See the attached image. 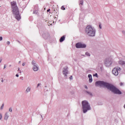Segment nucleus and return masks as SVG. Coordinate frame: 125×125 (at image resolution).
Segmentation results:
<instances>
[{
  "instance_id": "obj_12",
  "label": "nucleus",
  "mask_w": 125,
  "mask_h": 125,
  "mask_svg": "<svg viewBox=\"0 0 125 125\" xmlns=\"http://www.w3.org/2000/svg\"><path fill=\"white\" fill-rule=\"evenodd\" d=\"M30 91L31 88L30 87H28L25 90V93H28V92H30Z\"/></svg>"
},
{
  "instance_id": "obj_2",
  "label": "nucleus",
  "mask_w": 125,
  "mask_h": 125,
  "mask_svg": "<svg viewBox=\"0 0 125 125\" xmlns=\"http://www.w3.org/2000/svg\"><path fill=\"white\" fill-rule=\"evenodd\" d=\"M11 4L12 5V11L13 12V14L15 17L16 19H17L18 21H19V20L21 19V16H20V12H19V9H18V7L16 4V2H11Z\"/></svg>"
},
{
  "instance_id": "obj_34",
  "label": "nucleus",
  "mask_w": 125,
  "mask_h": 125,
  "mask_svg": "<svg viewBox=\"0 0 125 125\" xmlns=\"http://www.w3.org/2000/svg\"><path fill=\"white\" fill-rule=\"evenodd\" d=\"M123 84H124V83H120V85L121 86L123 85Z\"/></svg>"
},
{
  "instance_id": "obj_1",
  "label": "nucleus",
  "mask_w": 125,
  "mask_h": 125,
  "mask_svg": "<svg viewBox=\"0 0 125 125\" xmlns=\"http://www.w3.org/2000/svg\"><path fill=\"white\" fill-rule=\"evenodd\" d=\"M95 85L96 86H101L103 87H106L109 90H110L111 92L114 93V94H122V91L120 90L118 88L116 87L115 85L109 83L105 82L104 81H99L95 83Z\"/></svg>"
},
{
  "instance_id": "obj_35",
  "label": "nucleus",
  "mask_w": 125,
  "mask_h": 125,
  "mask_svg": "<svg viewBox=\"0 0 125 125\" xmlns=\"http://www.w3.org/2000/svg\"><path fill=\"white\" fill-rule=\"evenodd\" d=\"M40 85H41V83L38 84L37 87H39Z\"/></svg>"
},
{
  "instance_id": "obj_30",
  "label": "nucleus",
  "mask_w": 125,
  "mask_h": 125,
  "mask_svg": "<svg viewBox=\"0 0 125 125\" xmlns=\"http://www.w3.org/2000/svg\"><path fill=\"white\" fill-rule=\"evenodd\" d=\"M69 79H70V80H73V76H71L69 77Z\"/></svg>"
},
{
  "instance_id": "obj_15",
  "label": "nucleus",
  "mask_w": 125,
  "mask_h": 125,
  "mask_svg": "<svg viewBox=\"0 0 125 125\" xmlns=\"http://www.w3.org/2000/svg\"><path fill=\"white\" fill-rule=\"evenodd\" d=\"M85 92L87 93V94H89V95L92 96V93H91L90 92H88V91H85Z\"/></svg>"
},
{
  "instance_id": "obj_26",
  "label": "nucleus",
  "mask_w": 125,
  "mask_h": 125,
  "mask_svg": "<svg viewBox=\"0 0 125 125\" xmlns=\"http://www.w3.org/2000/svg\"><path fill=\"white\" fill-rule=\"evenodd\" d=\"M2 119V115L1 113L0 114V120H1Z\"/></svg>"
},
{
  "instance_id": "obj_27",
  "label": "nucleus",
  "mask_w": 125,
  "mask_h": 125,
  "mask_svg": "<svg viewBox=\"0 0 125 125\" xmlns=\"http://www.w3.org/2000/svg\"><path fill=\"white\" fill-rule=\"evenodd\" d=\"M6 43L8 45H9V44H10V42L9 41H7Z\"/></svg>"
},
{
  "instance_id": "obj_16",
  "label": "nucleus",
  "mask_w": 125,
  "mask_h": 125,
  "mask_svg": "<svg viewBox=\"0 0 125 125\" xmlns=\"http://www.w3.org/2000/svg\"><path fill=\"white\" fill-rule=\"evenodd\" d=\"M80 4H82V5H83V0H80Z\"/></svg>"
},
{
  "instance_id": "obj_7",
  "label": "nucleus",
  "mask_w": 125,
  "mask_h": 125,
  "mask_svg": "<svg viewBox=\"0 0 125 125\" xmlns=\"http://www.w3.org/2000/svg\"><path fill=\"white\" fill-rule=\"evenodd\" d=\"M32 65H33V70L35 72H37V71H39V66L37 64V62H36V61L34 60H33L31 62Z\"/></svg>"
},
{
  "instance_id": "obj_21",
  "label": "nucleus",
  "mask_w": 125,
  "mask_h": 125,
  "mask_svg": "<svg viewBox=\"0 0 125 125\" xmlns=\"http://www.w3.org/2000/svg\"><path fill=\"white\" fill-rule=\"evenodd\" d=\"M89 83H92V78H89Z\"/></svg>"
},
{
  "instance_id": "obj_20",
  "label": "nucleus",
  "mask_w": 125,
  "mask_h": 125,
  "mask_svg": "<svg viewBox=\"0 0 125 125\" xmlns=\"http://www.w3.org/2000/svg\"><path fill=\"white\" fill-rule=\"evenodd\" d=\"M46 35V34H45V33H43L42 34V37H43V38H44V39H46V38L45 37Z\"/></svg>"
},
{
  "instance_id": "obj_47",
  "label": "nucleus",
  "mask_w": 125,
  "mask_h": 125,
  "mask_svg": "<svg viewBox=\"0 0 125 125\" xmlns=\"http://www.w3.org/2000/svg\"><path fill=\"white\" fill-rule=\"evenodd\" d=\"M83 56H84V55H82Z\"/></svg>"
},
{
  "instance_id": "obj_31",
  "label": "nucleus",
  "mask_w": 125,
  "mask_h": 125,
  "mask_svg": "<svg viewBox=\"0 0 125 125\" xmlns=\"http://www.w3.org/2000/svg\"><path fill=\"white\" fill-rule=\"evenodd\" d=\"M84 87H85V88L86 89H88V87H87V86L86 85H85V86H84Z\"/></svg>"
},
{
  "instance_id": "obj_41",
  "label": "nucleus",
  "mask_w": 125,
  "mask_h": 125,
  "mask_svg": "<svg viewBox=\"0 0 125 125\" xmlns=\"http://www.w3.org/2000/svg\"><path fill=\"white\" fill-rule=\"evenodd\" d=\"M40 116H41V118H42V115L41 114H40Z\"/></svg>"
},
{
  "instance_id": "obj_33",
  "label": "nucleus",
  "mask_w": 125,
  "mask_h": 125,
  "mask_svg": "<svg viewBox=\"0 0 125 125\" xmlns=\"http://www.w3.org/2000/svg\"><path fill=\"white\" fill-rule=\"evenodd\" d=\"M16 77H17V78H18V77H19V75L18 74H17L16 75Z\"/></svg>"
},
{
  "instance_id": "obj_44",
  "label": "nucleus",
  "mask_w": 125,
  "mask_h": 125,
  "mask_svg": "<svg viewBox=\"0 0 125 125\" xmlns=\"http://www.w3.org/2000/svg\"><path fill=\"white\" fill-rule=\"evenodd\" d=\"M20 63H21V61H20L19 62V63L20 64Z\"/></svg>"
},
{
  "instance_id": "obj_22",
  "label": "nucleus",
  "mask_w": 125,
  "mask_h": 125,
  "mask_svg": "<svg viewBox=\"0 0 125 125\" xmlns=\"http://www.w3.org/2000/svg\"><path fill=\"white\" fill-rule=\"evenodd\" d=\"M94 77H96L97 78L98 77V75L97 73H95V74L93 75Z\"/></svg>"
},
{
  "instance_id": "obj_4",
  "label": "nucleus",
  "mask_w": 125,
  "mask_h": 125,
  "mask_svg": "<svg viewBox=\"0 0 125 125\" xmlns=\"http://www.w3.org/2000/svg\"><path fill=\"white\" fill-rule=\"evenodd\" d=\"M96 30L90 25H87L85 28V33L88 37H95Z\"/></svg>"
},
{
  "instance_id": "obj_28",
  "label": "nucleus",
  "mask_w": 125,
  "mask_h": 125,
  "mask_svg": "<svg viewBox=\"0 0 125 125\" xmlns=\"http://www.w3.org/2000/svg\"><path fill=\"white\" fill-rule=\"evenodd\" d=\"M122 34H123V35H124L125 36V31L123 30L122 31Z\"/></svg>"
},
{
  "instance_id": "obj_45",
  "label": "nucleus",
  "mask_w": 125,
  "mask_h": 125,
  "mask_svg": "<svg viewBox=\"0 0 125 125\" xmlns=\"http://www.w3.org/2000/svg\"><path fill=\"white\" fill-rule=\"evenodd\" d=\"M1 83H3V80H1Z\"/></svg>"
},
{
  "instance_id": "obj_38",
  "label": "nucleus",
  "mask_w": 125,
  "mask_h": 125,
  "mask_svg": "<svg viewBox=\"0 0 125 125\" xmlns=\"http://www.w3.org/2000/svg\"><path fill=\"white\" fill-rule=\"evenodd\" d=\"M22 66H25V62L22 63Z\"/></svg>"
},
{
  "instance_id": "obj_29",
  "label": "nucleus",
  "mask_w": 125,
  "mask_h": 125,
  "mask_svg": "<svg viewBox=\"0 0 125 125\" xmlns=\"http://www.w3.org/2000/svg\"><path fill=\"white\" fill-rule=\"evenodd\" d=\"M2 41V37L0 36V42H1Z\"/></svg>"
},
{
  "instance_id": "obj_37",
  "label": "nucleus",
  "mask_w": 125,
  "mask_h": 125,
  "mask_svg": "<svg viewBox=\"0 0 125 125\" xmlns=\"http://www.w3.org/2000/svg\"><path fill=\"white\" fill-rule=\"evenodd\" d=\"M2 61V59L1 58H0V63Z\"/></svg>"
},
{
  "instance_id": "obj_25",
  "label": "nucleus",
  "mask_w": 125,
  "mask_h": 125,
  "mask_svg": "<svg viewBox=\"0 0 125 125\" xmlns=\"http://www.w3.org/2000/svg\"><path fill=\"white\" fill-rule=\"evenodd\" d=\"M9 112H12V108L10 107L9 109Z\"/></svg>"
},
{
  "instance_id": "obj_6",
  "label": "nucleus",
  "mask_w": 125,
  "mask_h": 125,
  "mask_svg": "<svg viewBox=\"0 0 125 125\" xmlns=\"http://www.w3.org/2000/svg\"><path fill=\"white\" fill-rule=\"evenodd\" d=\"M68 68L67 66H65L62 69V73H63V75L64 76V79L65 80H67V79H68V76H67V75L69 74V71H68Z\"/></svg>"
},
{
  "instance_id": "obj_32",
  "label": "nucleus",
  "mask_w": 125,
  "mask_h": 125,
  "mask_svg": "<svg viewBox=\"0 0 125 125\" xmlns=\"http://www.w3.org/2000/svg\"><path fill=\"white\" fill-rule=\"evenodd\" d=\"M6 68V64H4L3 69H5Z\"/></svg>"
},
{
  "instance_id": "obj_39",
  "label": "nucleus",
  "mask_w": 125,
  "mask_h": 125,
  "mask_svg": "<svg viewBox=\"0 0 125 125\" xmlns=\"http://www.w3.org/2000/svg\"><path fill=\"white\" fill-rule=\"evenodd\" d=\"M44 95L45 96H46V95H47L46 93L44 92Z\"/></svg>"
},
{
  "instance_id": "obj_42",
  "label": "nucleus",
  "mask_w": 125,
  "mask_h": 125,
  "mask_svg": "<svg viewBox=\"0 0 125 125\" xmlns=\"http://www.w3.org/2000/svg\"><path fill=\"white\" fill-rule=\"evenodd\" d=\"M19 73H20V74H21V73H22V72L21 71V70H19Z\"/></svg>"
},
{
  "instance_id": "obj_5",
  "label": "nucleus",
  "mask_w": 125,
  "mask_h": 125,
  "mask_svg": "<svg viewBox=\"0 0 125 125\" xmlns=\"http://www.w3.org/2000/svg\"><path fill=\"white\" fill-rule=\"evenodd\" d=\"M104 64L105 67H110L113 64V57L110 56L105 59Z\"/></svg>"
},
{
  "instance_id": "obj_17",
  "label": "nucleus",
  "mask_w": 125,
  "mask_h": 125,
  "mask_svg": "<svg viewBox=\"0 0 125 125\" xmlns=\"http://www.w3.org/2000/svg\"><path fill=\"white\" fill-rule=\"evenodd\" d=\"M85 55H86V56H90V53H88V52L85 53Z\"/></svg>"
},
{
  "instance_id": "obj_14",
  "label": "nucleus",
  "mask_w": 125,
  "mask_h": 125,
  "mask_svg": "<svg viewBox=\"0 0 125 125\" xmlns=\"http://www.w3.org/2000/svg\"><path fill=\"white\" fill-rule=\"evenodd\" d=\"M33 14H38V10H34L33 11Z\"/></svg>"
},
{
  "instance_id": "obj_18",
  "label": "nucleus",
  "mask_w": 125,
  "mask_h": 125,
  "mask_svg": "<svg viewBox=\"0 0 125 125\" xmlns=\"http://www.w3.org/2000/svg\"><path fill=\"white\" fill-rule=\"evenodd\" d=\"M3 107H4V104H3L0 107V110H2L3 109Z\"/></svg>"
},
{
  "instance_id": "obj_23",
  "label": "nucleus",
  "mask_w": 125,
  "mask_h": 125,
  "mask_svg": "<svg viewBox=\"0 0 125 125\" xmlns=\"http://www.w3.org/2000/svg\"><path fill=\"white\" fill-rule=\"evenodd\" d=\"M99 27L100 29H102V26L101 25V23L99 24Z\"/></svg>"
},
{
  "instance_id": "obj_36",
  "label": "nucleus",
  "mask_w": 125,
  "mask_h": 125,
  "mask_svg": "<svg viewBox=\"0 0 125 125\" xmlns=\"http://www.w3.org/2000/svg\"><path fill=\"white\" fill-rule=\"evenodd\" d=\"M50 11V9H48L47 10V12H49Z\"/></svg>"
},
{
  "instance_id": "obj_48",
  "label": "nucleus",
  "mask_w": 125,
  "mask_h": 125,
  "mask_svg": "<svg viewBox=\"0 0 125 125\" xmlns=\"http://www.w3.org/2000/svg\"><path fill=\"white\" fill-rule=\"evenodd\" d=\"M18 42L20 43V42L18 41Z\"/></svg>"
},
{
  "instance_id": "obj_8",
  "label": "nucleus",
  "mask_w": 125,
  "mask_h": 125,
  "mask_svg": "<svg viewBox=\"0 0 125 125\" xmlns=\"http://www.w3.org/2000/svg\"><path fill=\"white\" fill-rule=\"evenodd\" d=\"M121 70H122V69L120 67H116L113 69L112 74L114 75V76H118V75H119V71H121Z\"/></svg>"
},
{
  "instance_id": "obj_9",
  "label": "nucleus",
  "mask_w": 125,
  "mask_h": 125,
  "mask_svg": "<svg viewBox=\"0 0 125 125\" xmlns=\"http://www.w3.org/2000/svg\"><path fill=\"white\" fill-rule=\"evenodd\" d=\"M76 48H85L86 44H83L82 42H78L75 45Z\"/></svg>"
},
{
  "instance_id": "obj_13",
  "label": "nucleus",
  "mask_w": 125,
  "mask_h": 125,
  "mask_svg": "<svg viewBox=\"0 0 125 125\" xmlns=\"http://www.w3.org/2000/svg\"><path fill=\"white\" fill-rule=\"evenodd\" d=\"M7 119H8V115H7V113H6L4 115V120L7 121Z\"/></svg>"
},
{
  "instance_id": "obj_3",
  "label": "nucleus",
  "mask_w": 125,
  "mask_h": 125,
  "mask_svg": "<svg viewBox=\"0 0 125 125\" xmlns=\"http://www.w3.org/2000/svg\"><path fill=\"white\" fill-rule=\"evenodd\" d=\"M82 110L83 114H85L91 110L90 104L86 100H84L82 102Z\"/></svg>"
},
{
  "instance_id": "obj_46",
  "label": "nucleus",
  "mask_w": 125,
  "mask_h": 125,
  "mask_svg": "<svg viewBox=\"0 0 125 125\" xmlns=\"http://www.w3.org/2000/svg\"><path fill=\"white\" fill-rule=\"evenodd\" d=\"M9 67H11V65H9Z\"/></svg>"
},
{
  "instance_id": "obj_40",
  "label": "nucleus",
  "mask_w": 125,
  "mask_h": 125,
  "mask_svg": "<svg viewBox=\"0 0 125 125\" xmlns=\"http://www.w3.org/2000/svg\"><path fill=\"white\" fill-rule=\"evenodd\" d=\"M21 80H22L23 81V77H20Z\"/></svg>"
},
{
  "instance_id": "obj_43",
  "label": "nucleus",
  "mask_w": 125,
  "mask_h": 125,
  "mask_svg": "<svg viewBox=\"0 0 125 125\" xmlns=\"http://www.w3.org/2000/svg\"><path fill=\"white\" fill-rule=\"evenodd\" d=\"M18 71H20V68H18Z\"/></svg>"
},
{
  "instance_id": "obj_19",
  "label": "nucleus",
  "mask_w": 125,
  "mask_h": 125,
  "mask_svg": "<svg viewBox=\"0 0 125 125\" xmlns=\"http://www.w3.org/2000/svg\"><path fill=\"white\" fill-rule=\"evenodd\" d=\"M88 78H89V79H91L92 78V76L91 74H88Z\"/></svg>"
},
{
  "instance_id": "obj_11",
  "label": "nucleus",
  "mask_w": 125,
  "mask_h": 125,
  "mask_svg": "<svg viewBox=\"0 0 125 125\" xmlns=\"http://www.w3.org/2000/svg\"><path fill=\"white\" fill-rule=\"evenodd\" d=\"M64 41H65V35L62 36L60 39V42H62Z\"/></svg>"
},
{
  "instance_id": "obj_10",
  "label": "nucleus",
  "mask_w": 125,
  "mask_h": 125,
  "mask_svg": "<svg viewBox=\"0 0 125 125\" xmlns=\"http://www.w3.org/2000/svg\"><path fill=\"white\" fill-rule=\"evenodd\" d=\"M119 64L121 65V66H124L125 67V62L124 61H119Z\"/></svg>"
},
{
  "instance_id": "obj_24",
  "label": "nucleus",
  "mask_w": 125,
  "mask_h": 125,
  "mask_svg": "<svg viewBox=\"0 0 125 125\" xmlns=\"http://www.w3.org/2000/svg\"><path fill=\"white\" fill-rule=\"evenodd\" d=\"M61 8H62V10H65V7H64V6H62V7H61Z\"/></svg>"
}]
</instances>
